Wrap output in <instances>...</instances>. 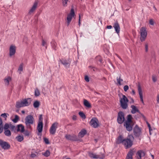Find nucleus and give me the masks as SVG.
<instances>
[{
	"label": "nucleus",
	"instance_id": "nucleus-54",
	"mask_svg": "<svg viewBox=\"0 0 159 159\" xmlns=\"http://www.w3.org/2000/svg\"><path fill=\"white\" fill-rule=\"evenodd\" d=\"M85 80L87 82H89V77L87 76H86L85 77Z\"/></svg>",
	"mask_w": 159,
	"mask_h": 159
},
{
	"label": "nucleus",
	"instance_id": "nucleus-15",
	"mask_svg": "<svg viewBox=\"0 0 159 159\" xmlns=\"http://www.w3.org/2000/svg\"><path fill=\"white\" fill-rule=\"evenodd\" d=\"M65 137L68 140L73 141L78 140L76 136L74 135H66L65 136Z\"/></svg>",
	"mask_w": 159,
	"mask_h": 159
},
{
	"label": "nucleus",
	"instance_id": "nucleus-27",
	"mask_svg": "<svg viewBox=\"0 0 159 159\" xmlns=\"http://www.w3.org/2000/svg\"><path fill=\"white\" fill-rule=\"evenodd\" d=\"M125 140V139H123V137L122 136H120L117 138L116 141V143H121L122 144L123 143L124 141Z\"/></svg>",
	"mask_w": 159,
	"mask_h": 159
},
{
	"label": "nucleus",
	"instance_id": "nucleus-61",
	"mask_svg": "<svg viewBox=\"0 0 159 159\" xmlns=\"http://www.w3.org/2000/svg\"><path fill=\"white\" fill-rule=\"evenodd\" d=\"M128 137L129 138H131L133 140L134 138L133 136L132 135H129Z\"/></svg>",
	"mask_w": 159,
	"mask_h": 159
},
{
	"label": "nucleus",
	"instance_id": "nucleus-56",
	"mask_svg": "<svg viewBox=\"0 0 159 159\" xmlns=\"http://www.w3.org/2000/svg\"><path fill=\"white\" fill-rule=\"evenodd\" d=\"M112 26L111 25H108L107 26V28L108 29H111L112 28Z\"/></svg>",
	"mask_w": 159,
	"mask_h": 159
},
{
	"label": "nucleus",
	"instance_id": "nucleus-42",
	"mask_svg": "<svg viewBox=\"0 0 159 159\" xmlns=\"http://www.w3.org/2000/svg\"><path fill=\"white\" fill-rule=\"evenodd\" d=\"M149 23L150 25L152 26H153L155 23L154 20L152 19L149 20Z\"/></svg>",
	"mask_w": 159,
	"mask_h": 159
},
{
	"label": "nucleus",
	"instance_id": "nucleus-11",
	"mask_svg": "<svg viewBox=\"0 0 159 159\" xmlns=\"http://www.w3.org/2000/svg\"><path fill=\"white\" fill-rule=\"evenodd\" d=\"M138 90L140 101L144 105V103L143 100V92L141 87L140 85H138Z\"/></svg>",
	"mask_w": 159,
	"mask_h": 159
},
{
	"label": "nucleus",
	"instance_id": "nucleus-35",
	"mask_svg": "<svg viewBox=\"0 0 159 159\" xmlns=\"http://www.w3.org/2000/svg\"><path fill=\"white\" fill-rule=\"evenodd\" d=\"M132 116L130 115H128L127 116V120L125 122V123H132Z\"/></svg>",
	"mask_w": 159,
	"mask_h": 159
},
{
	"label": "nucleus",
	"instance_id": "nucleus-13",
	"mask_svg": "<svg viewBox=\"0 0 159 159\" xmlns=\"http://www.w3.org/2000/svg\"><path fill=\"white\" fill-rule=\"evenodd\" d=\"M0 146L1 147L5 150L9 149L10 146V144L7 142L2 141L0 140Z\"/></svg>",
	"mask_w": 159,
	"mask_h": 159
},
{
	"label": "nucleus",
	"instance_id": "nucleus-43",
	"mask_svg": "<svg viewBox=\"0 0 159 159\" xmlns=\"http://www.w3.org/2000/svg\"><path fill=\"white\" fill-rule=\"evenodd\" d=\"M62 64L66 67L68 66H70V63L69 62H67L66 61H63L62 62Z\"/></svg>",
	"mask_w": 159,
	"mask_h": 159
},
{
	"label": "nucleus",
	"instance_id": "nucleus-21",
	"mask_svg": "<svg viewBox=\"0 0 159 159\" xmlns=\"http://www.w3.org/2000/svg\"><path fill=\"white\" fill-rule=\"evenodd\" d=\"M121 75L120 74L119 76L118 77H117L116 80L117 82V84L118 85H121L123 84V80L121 78Z\"/></svg>",
	"mask_w": 159,
	"mask_h": 159
},
{
	"label": "nucleus",
	"instance_id": "nucleus-30",
	"mask_svg": "<svg viewBox=\"0 0 159 159\" xmlns=\"http://www.w3.org/2000/svg\"><path fill=\"white\" fill-rule=\"evenodd\" d=\"M16 139L17 141L19 142H21L24 139L23 135H19L16 137Z\"/></svg>",
	"mask_w": 159,
	"mask_h": 159
},
{
	"label": "nucleus",
	"instance_id": "nucleus-48",
	"mask_svg": "<svg viewBox=\"0 0 159 159\" xmlns=\"http://www.w3.org/2000/svg\"><path fill=\"white\" fill-rule=\"evenodd\" d=\"M43 140L45 143L47 144H48L50 143V142L48 139L46 138H44Z\"/></svg>",
	"mask_w": 159,
	"mask_h": 159
},
{
	"label": "nucleus",
	"instance_id": "nucleus-28",
	"mask_svg": "<svg viewBox=\"0 0 159 159\" xmlns=\"http://www.w3.org/2000/svg\"><path fill=\"white\" fill-rule=\"evenodd\" d=\"M69 0H61V3L62 6L64 7H66L68 6V3Z\"/></svg>",
	"mask_w": 159,
	"mask_h": 159
},
{
	"label": "nucleus",
	"instance_id": "nucleus-51",
	"mask_svg": "<svg viewBox=\"0 0 159 159\" xmlns=\"http://www.w3.org/2000/svg\"><path fill=\"white\" fill-rule=\"evenodd\" d=\"M10 128L12 131H15L16 129V127L15 126L13 125H10Z\"/></svg>",
	"mask_w": 159,
	"mask_h": 159
},
{
	"label": "nucleus",
	"instance_id": "nucleus-29",
	"mask_svg": "<svg viewBox=\"0 0 159 159\" xmlns=\"http://www.w3.org/2000/svg\"><path fill=\"white\" fill-rule=\"evenodd\" d=\"M24 107L22 101L17 102L16 103V107L17 108H19L21 107Z\"/></svg>",
	"mask_w": 159,
	"mask_h": 159
},
{
	"label": "nucleus",
	"instance_id": "nucleus-63",
	"mask_svg": "<svg viewBox=\"0 0 159 159\" xmlns=\"http://www.w3.org/2000/svg\"><path fill=\"white\" fill-rule=\"evenodd\" d=\"M147 124L149 129H150L151 127L150 125L148 123H147Z\"/></svg>",
	"mask_w": 159,
	"mask_h": 159
},
{
	"label": "nucleus",
	"instance_id": "nucleus-25",
	"mask_svg": "<svg viewBox=\"0 0 159 159\" xmlns=\"http://www.w3.org/2000/svg\"><path fill=\"white\" fill-rule=\"evenodd\" d=\"M11 80V78L10 76H8L4 80L5 84L8 86L9 84V82Z\"/></svg>",
	"mask_w": 159,
	"mask_h": 159
},
{
	"label": "nucleus",
	"instance_id": "nucleus-31",
	"mask_svg": "<svg viewBox=\"0 0 159 159\" xmlns=\"http://www.w3.org/2000/svg\"><path fill=\"white\" fill-rule=\"evenodd\" d=\"M40 105V102L38 100L34 101L33 103V106L35 108H38Z\"/></svg>",
	"mask_w": 159,
	"mask_h": 159
},
{
	"label": "nucleus",
	"instance_id": "nucleus-32",
	"mask_svg": "<svg viewBox=\"0 0 159 159\" xmlns=\"http://www.w3.org/2000/svg\"><path fill=\"white\" fill-rule=\"evenodd\" d=\"M23 64H20L19 67L18 68V72L20 74H21L23 70Z\"/></svg>",
	"mask_w": 159,
	"mask_h": 159
},
{
	"label": "nucleus",
	"instance_id": "nucleus-38",
	"mask_svg": "<svg viewBox=\"0 0 159 159\" xmlns=\"http://www.w3.org/2000/svg\"><path fill=\"white\" fill-rule=\"evenodd\" d=\"M19 117L18 116L16 115L15 116V118L12 120V121L15 123H17L19 120Z\"/></svg>",
	"mask_w": 159,
	"mask_h": 159
},
{
	"label": "nucleus",
	"instance_id": "nucleus-50",
	"mask_svg": "<svg viewBox=\"0 0 159 159\" xmlns=\"http://www.w3.org/2000/svg\"><path fill=\"white\" fill-rule=\"evenodd\" d=\"M9 128H10V126L9 125L7 124H5L4 127V130L8 129Z\"/></svg>",
	"mask_w": 159,
	"mask_h": 159
},
{
	"label": "nucleus",
	"instance_id": "nucleus-36",
	"mask_svg": "<svg viewBox=\"0 0 159 159\" xmlns=\"http://www.w3.org/2000/svg\"><path fill=\"white\" fill-rule=\"evenodd\" d=\"M79 116L83 119H85L86 118V116L84 113L82 111H80L79 112Z\"/></svg>",
	"mask_w": 159,
	"mask_h": 159
},
{
	"label": "nucleus",
	"instance_id": "nucleus-16",
	"mask_svg": "<svg viewBox=\"0 0 159 159\" xmlns=\"http://www.w3.org/2000/svg\"><path fill=\"white\" fill-rule=\"evenodd\" d=\"M16 130L17 132H20L21 133L24 132L25 131L24 126L22 124L18 125Z\"/></svg>",
	"mask_w": 159,
	"mask_h": 159
},
{
	"label": "nucleus",
	"instance_id": "nucleus-49",
	"mask_svg": "<svg viewBox=\"0 0 159 159\" xmlns=\"http://www.w3.org/2000/svg\"><path fill=\"white\" fill-rule=\"evenodd\" d=\"M129 87L127 85H125L123 87V89L125 92H127L129 89Z\"/></svg>",
	"mask_w": 159,
	"mask_h": 159
},
{
	"label": "nucleus",
	"instance_id": "nucleus-57",
	"mask_svg": "<svg viewBox=\"0 0 159 159\" xmlns=\"http://www.w3.org/2000/svg\"><path fill=\"white\" fill-rule=\"evenodd\" d=\"M130 101H130L131 103H133L134 102V101L133 98H130Z\"/></svg>",
	"mask_w": 159,
	"mask_h": 159
},
{
	"label": "nucleus",
	"instance_id": "nucleus-53",
	"mask_svg": "<svg viewBox=\"0 0 159 159\" xmlns=\"http://www.w3.org/2000/svg\"><path fill=\"white\" fill-rule=\"evenodd\" d=\"M30 156L32 158H34V157H36V155L35 153H32L31 154Z\"/></svg>",
	"mask_w": 159,
	"mask_h": 159
},
{
	"label": "nucleus",
	"instance_id": "nucleus-33",
	"mask_svg": "<svg viewBox=\"0 0 159 159\" xmlns=\"http://www.w3.org/2000/svg\"><path fill=\"white\" fill-rule=\"evenodd\" d=\"M3 125L2 120L0 117V134L2 133L3 131Z\"/></svg>",
	"mask_w": 159,
	"mask_h": 159
},
{
	"label": "nucleus",
	"instance_id": "nucleus-8",
	"mask_svg": "<svg viewBox=\"0 0 159 159\" xmlns=\"http://www.w3.org/2000/svg\"><path fill=\"white\" fill-rule=\"evenodd\" d=\"M39 3V1L38 0H35L34 2L33 5L29 11L28 13L29 14H31L35 12L38 7Z\"/></svg>",
	"mask_w": 159,
	"mask_h": 159
},
{
	"label": "nucleus",
	"instance_id": "nucleus-2",
	"mask_svg": "<svg viewBox=\"0 0 159 159\" xmlns=\"http://www.w3.org/2000/svg\"><path fill=\"white\" fill-rule=\"evenodd\" d=\"M25 123L26 126L29 128L30 127V125H33L34 122V119L31 115L27 116L25 119Z\"/></svg>",
	"mask_w": 159,
	"mask_h": 159
},
{
	"label": "nucleus",
	"instance_id": "nucleus-4",
	"mask_svg": "<svg viewBox=\"0 0 159 159\" xmlns=\"http://www.w3.org/2000/svg\"><path fill=\"white\" fill-rule=\"evenodd\" d=\"M75 15L74 9L73 7H72L70 13L67 14L66 17V23L68 26L69 25L72 18L75 16Z\"/></svg>",
	"mask_w": 159,
	"mask_h": 159
},
{
	"label": "nucleus",
	"instance_id": "nucleus-41",
	"mask_svg": "<svg viewBox=\"0 0 159 159\" xmlns=\"http://www.w3.org/2000/svg\"><path fill=\"white\" fill-rule=\"evenodd\" d=\"M98 155V158L103 159L105 157V154L103 153H100Z\"/></svg>",
	"mask_w": 159,
	"mask_h": 159
},
{
	"label": "nucleus",
	"instance_id": "nucleus-58",
	"mask_svg": "<svg viewBox=\"0 0 159 159\" xmlns=\"http://www.w3.org/2000/svg\"><path fill=\"white\" fill-rule=\"evenodd\" d=\"M157 101L158 103H159V94L157 95Z\"/></svg>",
	"mask_w": 159,
	"mask_h": 159
},
{
	"label": "nucleus",
	"instance_id": "nucleus-14",
	"mask_svg": "<svg viewBox=\"0 0 159 159\" xmlns=\"http://www.w3.org/2000/svg\"><path fill=\"white\" fill-rule=\"evenodd\" d=\"M32 101L31 98H25L22 101L24 107L27 106L29 105L31 103Z\"/></svg>",
	"mask_w": 159,
	"mask_h": 159
},
{
	"label": "nucleus",
	"instance_id": "nucleus-5",
	"mask_svg": "<svg viewBox=\"0 0 159 159\" xmlns=\"http://www.w3.org/2000/svg\"><path fill=\"white\" fill-rule=\"evenodd\" d=\"M16 47L14 44L11 45L9 49V56L10 57H14L16 52Z\"/></svg>",
	"mask_w": 159,
	"mask_h": 159
},
{
	"label": "nucleus",
	"instance_id": "nucleus-19",
	"mask_svg": "<svg viewBox=\"0 0 159 159\" xmlns=\"http://www.w3.org/2000/svg\"><path fill=\"white\" fill-rule=\"evenodd\" d=\"M86 130L84 129H83L78 134V137L79 138H82L84 137V136L86 134Z\"/></svg>",
	"mask_w": 159,
	"mask_h": 159
},
{
	"label": "nucleus",
	"instance_id": "nucleus-10",
	"mask_svg": "<svg viewBox=\"0 0 159 159\" xmlns=\"http://www.w3.org/2000/svg\"><path fill=\"white\" fill-rule=\"evenodd\" d=\"M58 125V123L57 122H55L52 124L49 130L51 134L53 135L55 134Z\"/></svg>",
	"mask_w": 159,
	"mask_h": 159
},
{
	"label": "nucleus",
	"instance_id": "nucleus-47",
	"mask_svg": "<svg viewBox=\"0 0 159 159\" xmlns=\"http://www.w3.org/2000/svg\"><path fill=\"white\" fill-rule=\"evenodd\" d=\"M43 117L42 115H40L39 117V120L38 123H43Z\"/></svg>",
	"mask_w": 159,
	"mask_h": 159
},
{
	"label": "nucleus",
	"instance_id": "nucleus-6",
	"mask_svg": "<svg viewBox=\"0 0 159 159\" xmlns=\"http://www.w3.org/2000/svg\"><path fill=\"white\" fill-rule=\"evenodd\" d=\"M90 125L94 128H98L99 126V121L96 117L93 118L89 122Z\"/></svg>",
	"mask_w": 159,
	"mask_h": 159
},
{
	"label": "nucleus",
	"instance_id": "nucleus-46",
	"mask_svg": "<svg viewBox=\"0 0 159 159\" xmlns=\"http://www.w3.org/2000/svg\"><path fill=\"white\" fill-rule=\"evenodd\" d=\"M145 51L146 52L148 51V43H146L144 44Z\"/></svg>",
	"mask_w": 159,
	"mask_h": 159
},
{
	"label": "nucleus",
	"instance_id": "nucleus-3",
	"mask_svg": "<svg viewBox=\"0 0 159 159\" xmlns=\"http://www.w3.org/2000/svg\"><path fill=\"white\" fill-rule=\"evenodd\" d=\"M129 100L124 95H122V98L120 99L121 106L124 109H126L128 107V102Z\"/></svg>",
	"mask_w": 159,
	"mask_h": 159
},
{
	"label": "nucleus",
	"instance_id": "nucleus-55",
	"mask_svg": "<svg viewBox=\"0 0 159 159\" xmlns=\"http://www.w3.org/2000/svg\"><path fill=\"white\" fill-rule=\"evenodd\" d=\"M72 119L74 120H77V116L75 115H74L72 116Z\"/></svg>",
	"mask_w": 159,
	"mask_h": 159
},
{
	"label": "nucleus",
	"instance_id": "nucleus-40",
	"mask_svg": "<svg viewBox=\"0 0 159 159\" xmlns=\"http://www.w3.org/2000/svg\"><path fill=\"white\" fill-rule=\"evenodd\" d=\"M4 134L6 136H9L11 135V132L8 129L5 130Z\"/></svg>",
	"mask_w": 159,
	"mask_h": 159
},
{
	"label": "nucleus",
	"instance_id": "nucleus-62",
	"mask_svg": "<svg viewBox=\"0 0 159 159\" xmlns=\"http://www.w3.org/2000/svg\"><path fill=\"white\" fill-rule=\"evenodd\" d=\"M78 24L80 26L81 24V19H79Z\"/></svg>",
	"mask_w": 159,
	"mask_h": 159
},
{
	"label": "nucleus",
	"instance_id": "nucleus-23",
	"mask_svg": "<svg viewBox=\"0 0 159 159\" xmlns=\"http://www.w3.org/2000/svg\"><path fill=\"white\" fill-rule=\"evenodd\" d=\"M83 104L84 106L87 108H89L91 107V105L90 103L87 100H84Z\"/></svg>",
	"mask_w": 159,
	"mask_h": 159
},
{
	"label": "nucleus",
	"instance_id": "nucleus-24",
	"mask_svg": "<svg viewBox=\"0 0 159 159\" xmlns=\"http://www.w3.org/2000/svg\"><path fill=\"white\" fill-rule=\"evenodd\" d=\"M137 155L139 159H141L142 157L145 155V153L143 151L140 150L137 152Z\"/></svg>",
	"mask_w": 159,
	"mask_h": 159
},
{
	"label": "nucleus",
	"instance_id": "nucleus-60",
	"mask_svg": "<svg viewBox=\"0 0 159 159\" xmlns=\"http://www.w3.org/2000/svg\"><path fill=\"white\" fill-rule=\"evenodd\" d=\"M132 94L133 95H135V91L134 89H132Z\"/></svg>",
	"mask_w": 159,
	"mask_h": 159
},
{
	"label": "nucleus",
	"instance_id": "nucleus-18",
	"mask_svg": "<svg viewBox=\"0 0 159 159\" xmlns=\"http://www.w3.org/2000/svg\"><path fill=\"white\" fill-rule=\"evenodd\" d=\"M131 124L132 123L125 122L124 126L125 127L126 130L127 131H130L132 130L133 125H130V124Z\"/></svg>",
	"mask_w": 159,
	"mask_h": 159
},
{
	"label": "nucleus",
	"instance_id": "nucleus-34",
	"mask_svg": "<svg viewBox=\"0 0 159 159\" xmlns=\"http://www.w3.org/2000/svg\"><path fill=\"white\" fill-rule=\"evenodd\" d=\"M133 154L132 151H130L128 154L126 159H133L132 155Z\"/></svg>",
	"mask_w": 159,
	"mask_h": 159
},
{
	"label": "nucleus",
	"instance_id": "nucleus-52",
	"mask_svg": "<svg viewBox=\"0 0 159 159\" xmlns=\"http://www.w3.org/2000/svg\"><path fill=\"white\" fill-rule=\"evenodd\" d=\"M24 134L26 136H29L30 134V133L28 131L26 130L25 131Z\"/></svg>",
	"mask_w": 159,
	"mask_h": 159
},
{
	"label": "nucleus",
	"instance_id": "nucleus-17",
	"mask_svg": "<svg viewBox=\"0 0 159 159\" xmlns=\"http://www.w3.org/2000/svg\"><path fill=\"white\" fill-rule=\"evenodd\" d=\"M89 156L91 158L93 159L98 158V155L96 153L92 152H89L88 153Z\"/></svg>",
	"mask_w": 159,
	"mask_h": 159
},
{
	"label": "nucleus",
	"instance_id": "nucleus-64",
	"mask_svg": "<svg viewBox=\"0 0 159 159\" xmlns=\"http://www.w3.org/2000/svg\"><path fill=\"white\" fill-rule=\"evenodd\" d=\"M21 112L22 113L24 114L25 113V111L24 110H22L21 111Z\"/></svg>",
	"mask_w": 159,
	"mask_h": 159
},
{
	"label": "nucleus",
	"instance_id": "nucleus-1",
	"mask_svg": "<svg viewBox=\"0 0 159 159\" xmlns=\"http://www.w3.org/2000/svg\"><path fill=\"white\" fill-rule=\"evenodd\" d=\"M140 40L141 42L145 41L147 36L146 28L145 27H141L140 30Z\"/></svg>",
	"mask_w": 159,
	"mask_h": 159
},
{
	"label": "nucleus",
	"instance_id": "nucleus-9",
	"mask_svg": "<svg viewBox=\"0 0 159 159\" xmlns=\"http://www.w3.org/2000/svg\"><path fill=\"white\" fill-rule=\"evenodd\" d=\"M125 120L124 115L123 113L121 111H120L118 113L117 118L118 123L120 124H122L124 121Z\"/></svg>",
	"mask_w": 159,
	"mask_h": 159
},
{
	"label": "nucleus",
	"instance_id": "nucleus-39",
	"mask_svg": "<svg viewBox=\"0 0 159 159\" xmlns=\"http://www.w3.org/2000/svg\"><path fill=\"white\" fill-rule=\"evenodd\" d=\"M50 153L48 150H46L44 153H42L43 155L45 157H48L49 156Z\"/></svg>",
	"mask_w": 159,
	"mask_h": 159
},
{
	"label": "nucleus",
	"instance_id": "nucleus-44",
	"mask_svg": "<svg viewBox=\"0 0 159 159\" xmlns=\"http://www.w3.org/2000/svg\"><path fill=\"white\" fill-rule=\"evenodd\" d=\"M8 116L9 115L8 114L6 113L2 114L1 115V116L3 117L5 119V120H7V116Z\"/></svg>",
	"mask_w": 159,
	"mask_h": 159
},
{
	"label": "nucleus",
	"instance_id": "nucleus-12",
	"mask_svg": "<svg viewBox=\"0 0 159 159\" xmlns=\"http://www.w3.org/2000/svg\"><path fill=\"white\" fill-rule=\"evenodd\" d=\"M133 131L134 135L136 136H139L141 134V129L137 125L134 127Z\"/></svg>",
	"mask_w": 159,
	"mask_h": 159
},
{
	"label": "nucleus",
	"instance_id": "nucleus-22",
	"mask_svg": "<svg viewBox=\"0 0 159 159\" xmlns=\"http://www.w3.org/2000/svg\"><path fill=\"white\" fill-rule=\"evenodd\" d=\"M116 32L118 34L120 31V26L117 22H116L114 24L113 26Z\"/></svg>",
	"mask_w": 159,
	"mask_h": 159
},
{
	"label": "nucleus",
	"instance_id": "nucleus-20",
	"mask_svg": "<svg viewBox=\"0 0 159 159\" xmlns=\"http://www.w3.org/2000/svg\"><path fill=\"white\" fill-rule=\"evenodd\" d=\"M43 123H38L37 126V129L39 133H41L43 131Z\"/></svg>",
	"mask_w": 159,
	"mask_h": 159
},
{
	"label": "nucleus",
	"instance_id": "nucleus-37",
	"mask_svg": "<svg viewBox=\"0 0 159 159\" xmlns=\"http://www.w3.org/2000/svg\"><path fill=\"white\" fill-rule=\"evenodd\" d=\"M40 95V93L39 90L36 88L34 91V95L35 97L39 96Z\"/></svg>",
	"mask_w": 159,
	"mask_h": 159
},
{
	"label": "nucleus",
	"instance_id": "nucleus-45",
	"mask_svg": "<svg viewBox=\"0 0 159 159\" xmlns=\"http://www.w3.org/2000/svg\"><path fill=\"white\" fill-rule=\"evenodd\" d=\"M152 80L153 82L155 83L157 82V77L156 75H153L152 76Z\"/></svg>",
	"mask_w": 159,
	"mask_h": 159
},
{
	"label": "nucleus",
	"instance_id": "nucleus-26",
	"mask_svg": "<svg viewBox=\"0 0 159 159\" xmlns=\"http://www.w3.org/2000/svg\"><path fill=\"white\" fill-rule=\"evenodd\" d=\"M131 107L132 108L131 112L132 114H134L137 112H139V110L135 106L132 105Z\"/></svg>",
	"mask_w": 159,
	"mask_h": 159
},
{
	"label": "nucleus",
	"instance_id": "nucleus-59",
	"mask_svg": "<svg viewBox=\"0 0 159 159\" xmlns=\"http://www.w3.org/2000/svg\"><path fill=\"white\" fill-rule=\"evenodd\" d=\"M46 44V43L44 41H43L42 42V45L43 46H45Z\"/></svg>",
	"mask_w": 159,
	"mask_h": 159
},
{
	"label": "nucleus",
	"instance_id": "nucleus-7",
	"mask_svg": "<svg viewBox=\"0 0 159 159\" xmlns=\"http://www.w3.org/2000/svg\"><path fill=\"white\" fill-rule=\"evenodd\" d=\"M126 148H128L132 146L133 145V140L130 139H125L123 144Z\"/></svg>",
	"mask_w": 159,
	"mask_h": 159
}]
</instances>
